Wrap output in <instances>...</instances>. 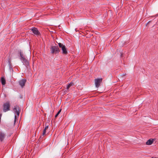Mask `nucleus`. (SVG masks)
Segmentation results:
<instances>
[{
    "label": "nucleus",
    "mask_w": 158,
    "mask_h": 158,
    "mask_svg": "<svg viewBox=\"0 0 158 158\" xmlns=\"http://www.w3.org/2000/svg\"><path fill=\"white\" fill-rule=\"evenodd\" d=\"M3 109V111L4 112H6L10 110V102L7 101L4 103L2 105Z\"/></svg>",
    "instance_id": "f257e3e1"
},
{
    "label": "nucleus",
    "mask_w": 158,
    "mask_h": 158,
    "mask_svg": "<svg viewBox=\"0 0 158 158\" xmlns=\"http://www.w3.org/2000/svg\"><path fill=\"white\" fill-rule=\"evenodd\" d=\"M20 56V59L22 61V62L27 67V66L29 65V63L27 61L26 59L24 57V54L20 50L19 51Z\"/></svg>",
    "instance_id": "f03ea898"
},
{
    "label": "nucleus",
    "mask_w": 158,
    "mask_h": 158,
    "mask_svg": "<svg viewBox=\"0 0 158 158\" xmlns=\"http://www.w3.org/2000/svg\"><path fill=\"white\" fill-rule=\"evenodd\" d=\"M51 53L56 54L59 52V48L57 46H52L51 48Z\"/></svg>",
    "instance_id": "7ed1b4c3"
},
{
    "label": "nucleus",
    "mask_w": 158,
    "mask_h": 158,
    "mask_svg": "<svg viewBox=\"0 0 158 158\" xmlns=\"http://www.w3.org/2000/svg\"><path fill=\"white\" fill-rule=\"evenodd\" d=\"M58 45L60 48H61L62 54H66L67 53V52L66 47L63 44L61 43H59Z\"/></svg>",
    "instance_id": "20e7f679"
},
{
    "label": "nucleus",
    "mask_w": 158,
    "mask_h": 158,
    "mask_svg": "<svg viewBox=\"0 0 158 158\" xmlns=\"http://www.w3.org/2000/svg\"><path fill=\"white\" fill-rule=\"evenodd\" d=\"M13 112L15 115H17L18 117L19 114V107L18 105H15L13 108Z\"/></svg>",
    "instance_id": "39448f33"
},
{
    "label": "nucleus",
    "mask_w": 158,
    "mask_h": 158,
    "mask_svg": "<svg viewBox=\"0 0 158 158\" xmlns=\"http://www.w3.org/2000/svg\"><path fill=\"white\" fill-rule=\"evenodd\" d=\"M31 30L32 31V33L37 36H40V33L37 28L32 27L31 29Z\"/></svg>",
    "instance_id": "423d86ee"
},
{
    "label": "nucleus",
    "mask_w": 158,
    "mask_h": 158,
    "mask_svg": "<svg viewBox=\"0 0 158 158\" xmlns=\"http://www.w3.org/2000/svg\"><path fill=\"white\" fill-rule=\"evenodd\" d=\"M102 81V78L96 79L95 80V83L96 86L98 87L100 85V83Z\"/></svg>",
    "instance_id": "0eeeda50"
},
{
    "label": "nucleus",
    "mask_w": 158,
    "mask_h": 158,
    "mask_svg": "<svg viewBox=\"0 0 158 158\" xmlns=\"http://www.w3.org/2000/svg\"><path fill=\"white\" fill-rule=\"evenodd\" d=\"M6 137V134L2 131H0V141L2 142Z\"/></svg>",
    "instance_id": "6e6552de"
},
{
    "label": "nucleus",
    "mask_w": 158,
    "mask_h": 158,
    "mask_svg": "<svg viewBox=\"0 0 158 158\" xmlns=\"http://www.w3.org/2000/svg\"><path fill=\"white\" fill-rule=\"evenodd\" d=\"M26 81V79H23L19 81V84L22 87L24 86Z\"/></svg>",
    "instance_id": "1a4fd4ad"
},
{
    "label": "nucleus",
    "mask_w": 158,
    "mask_h": 158,
    "mask_svg": "<svg viewBox=\"0 0 158 158\" xmlns=\"http://www.w3.org/2000/svg\"><path fill=\"white\" fill-rule=\"evenodd\" d=\"M154 140V139H148L146 142V144L147 145H151L153 142Z\"/></svg>",
    "instance_id": "9d476101"
},
{
    "label": "nucleus",
    "mask_w": 158,
    "mask_h": 158,
    "mask_svg": "<svg viewBox=\"0 0 158 158\" xmlns=\"http://www.w3.org/2000/svg\"><path fill=\"white\" fill-rule=\"evenodd\" d=\"M1 81L2 85H4L6 84V79L3 77H1Z\"/></svg>",
    "instance_id": "9b49d317"
},
{
    "label": "nucleus",
    "mask_w": 158,
    "mask_h": 158,
    "mask_svg": "<svg viewBox=\"0 0 158 158\" xmlns=\"http://www.w3.org/2000/svg\"><path fill=\"white\" fill-rule=\"evenodd\" d=\"M8 65L9 66V69L10 72H13V69L12 68V65H11V64L10 63V61L9 60H8Z\"/></svg>",
    "instance_id": "f8f14e48"
},
{
    "label": "nucleus",
    "mask_w": 158,
    "mask_h": 158,
    "mask_svg": "<svg viewBox=\"0 0 158 158\" xmlns=\"http://www.w3.org/2000/svg\"><path fill=\"white\" fill-rule=\"evenodd\" d=\"M74 85V83L72 82H70L68 84L67 86L66 89L67 90L69 89L71 86H73Z\"/></svg>",
    "instance_id": "ddd939ff"
},
{
    "label": "nucleus",
    "mask_w": 158,
    "mask_h": 158,
    "mask_svg": "<svg viewBox=\"0 0 158 158\" xmlns=\"http://www.w3.org/2000/svg\"><path fill=\"white\" fill-rule=\"evenodd\" d=\"M48 128V126H45L44 129V130L43 133V135H44L45 134V133L46 132V130Z\"/></svg>",
    "instance_id": "4468645a"
},
{
    "label": "nucleus",
    "mask_w": 158,
    "mask_h": 158,
    "mask_svg": "<svg viewBox=\"0 0 158 158\" xmlns=\"http://www.w3.org/2000/svg\"><path fill=\"white\" fill-rule=\"evenodd\" d=\"M17 116L16 115H15V119H14V123L15 124L16 121V117Z\"/></svg>",
    "instance_id": "2eb2a0df"
},
{
    "label": "nucleus",
    "mask_w": 158,
    "mask_h": 158,
    "mask_svg": "<svg viewBox=\"0 0 158 158\" xmlns=\"http://www.w3.org/2000/svg\"><path fill=\"white\" fill-rule=\"evenodd\" d=\"M2 114L1 113L0 114V122H1V117L2 116Z\"/></svg>",
    "instance_id": "dca6fc26"
},
{
    "label": "nucleus",
    "mask_w": 158,
    "mask_h": 158,
    "mask_svg": "<svg viewBox=\"0 0 158 158\" xmlns=\"http://www.w3.org/2000/svg\"><path fill=\"white\" fill-rule=\"evenodd\" d=\"M61 109L60 110H59L58 112L57 113V114H59L60 113V112H61Z\"/></svg>",
    "instance_id": "f3484780"
},
{
    "label": "nucleus",
    "mask_w": 158,
    "mask_h": 158,
    "mask_svg": "<svg viewBox=\"0 0 158 158\" xmlns=\"http://www.w3.org/2000/svg\"><path fill=\"white\" fill-rule=\"evenodd\" d=\"M58 115H59V114H58L57 113L55 116V118L57 117V116Z\"/></svg>",
    "instance_id": "a211bd4d"
},
{
    "label": "nucleus",
    "mask_w": 158,
    "mask_h": 158,
    "mask_svg": "<svg viewBox=\"0 0 158 158\" xmlns=\"http://www.w3.org/2000/svg\"><path fill=\"white\" fill-rule=\"evenodd\" d=\"M11 134H9V135H8V136H11Z\"/></svg>",
    "instance_id": "6ab92c4d"
},
{
    "label": "nucleus",
    "mask_w": 158,
    "mask_h": 158,
    "mask_svg": "<svg viewBox=\"0 0 158 158\" xmlns=\"http://www.w3.org/2000/svg\"><path fill=\"white\" fill-rule=\"evenodd\" d=\"M151 22V21H149V22H148V23H147V24L149 23H150Z\"/></svg>",
    "instance_id": "aec40b11"
},
{
    "label": "nucleus",
    "mask_w": 158,
    "mask_h": 158,
    "mask_svg": "<svg viewBox=\"0 0 158 158\" xmlns=\"http://www.w3.org/2000/svg\"><path fill=\"white\" fill-rule=\"evenodd\" d=\"M152 158H158V157H152Z\"/></svg>",
    "instance_id": "412c9836"
},
{
    "label": "nucleus",
    "mask_w": 158,
    "mask_h": 158,
    "mask_svg": "<svg viewBox=\"0 0 158 158\" xmlns=\"http://www.w3.org/2000/svg\"><path fill=\"white\" fill-rule=\"evenodd\" d=\"M28 44H29V45H30V42L29 41L28 42Z\"/></svg>",
    "instance_id": "4be33fe9"
},
{
    "label": "nucleus",
    "mask_w": 158,
    "mask_h": 158,
    "mask_svg": "<svg viewBox=\"0 0 158 158\" xmlns=\"http://www.w3.org/2000/svg\"><path fill=\"white\" fill-rule=\"evenodd\" d=\"M122 54H121V56H122Z\"/></svg>",
    "instance_id": "5701e85b"
}]
</instances>
